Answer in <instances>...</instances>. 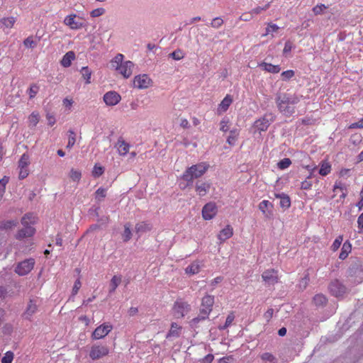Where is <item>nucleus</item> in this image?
Instances as JSON below:
<instances>
[{"mask_svg": "<svg viewBox=\"0 0 363 363\" xmlns=\"http://www.w3.org/2000/svg\"><path fill=\"white\" fill-rule=\"evenodd\" d=\"M28 121H29V125L32 126V127H35L38 124V123L39 121V115H38V113L33 112L30 115V116L28 118Z\"/></svg>", "mask_w": 363, "mask_h": 363, "instance_id": "de8ad7c7", "label": "nucleus"}, {"mask_svg": "<svg viewBox=\"0 0 363 363\" xmlns=\"http://www.w3.org/2000/svg\"><path fill=\"white\" fill-rule=\"evenodd\" d=\"M223 19L220 17H216L212 20L211 25L214 28H218L223 25Z\"/></svg>", "mask_w": 363, "mask_h": 363, "instance_id": "4d7b16f0", "label": "nucleus"}, {"mask_svg": "<svg viewBox=\"0 0 363 363\" xmlns=\"http://www.w3.org/2000/svg\"><path fill=\"white\" fill-rule=\"evenodd\" d=\"M333 191H334V192H336V193H337L338 191H340L341 192V195H340L341 199H345L347 195V194L345 192L346 191L345 184L341 182H335V184L334 185Z\"/></svg>", "mask_w": 363, "mask_h": 363, "instance_id": "7c9ffc66", "label": "nucleus"}, {"mask_svg": "<svg viewBox=\"0 0 363 363\" xmlns=\"http://www.w3.org/2000/svg\"><path fill=\"white\" fill-rule=\"evenodd\" d=\"M351 249L352 247L349 242H344L339 255V258L342 260L345 259L351 252Z\"/></svg>", "mask_w": 363, "mask_h": 363, "instance_id": "2f4dec72", "label": "nucleus"}, {"mask_svg": "<svg viewBox=\"0 0 363 363\" xmlns=\"http://www.w3.org/2000/svg\"><path fill=\"white\" fill-rule=\"evenodd\" d=\"M272 204L267 200H263L259 205V209L266 216H268L271 213Z\"/></svg>", "mask_w": 363, "mask_h": 363, "instance_id": "a878e982", "label": "nucleus"}, {"mask_svg": "<svg viewBox=\"0 0 363 363\" xmlns=\"http://www.w3.org/2000/svg\"><path fill=\"white\" fill-rule=\"evenodd\" d=\"M261 359L265 363H277V358L269 352H264L260 355Z\"/></svg>", "mask_w": 363, "mask_h": 363, "instance_id": "4c0bfd02", "label": "nucleus"}, {"mask_svg": "<svg viewBox=\"0 0 363 363\" xmlns=\"http://www.w3.org/2000/svg\"><path fill=\"white\" fill-rule=\"evenodd\" d=\"M30 156L27 153H23L18 164V169H19L18 178L19 179H23L26 178L29 174V165H30Z\"/></svg>", "mask_w": 363, "mask_h": 363, "instance_id": "423d86ee", "label": "nucleus"}, {"mask_svg": "<svg viewBox=\"0 0 363 363\" xmlns=\"http://www.w3.org/2000/svg\"><path fill=\"white\" fill-rule=\"evenodd\" d=\"M69 138H68V143L67 145V148H72L73 145L75 143L76 139H75V133L73 130H69Z\"/></svg>", "mask_w": 363, "mask_h": 363, "instance_id": "8fccbe9b", "label": "nucleus"}, {"mask_svg": "<svg viewBox=\"0 0 363 363\" xmlns=\"http://www.w3.org/2000/svg\"><path fill=\"white\" fill-rule=\"evenodd\" d=\"M113 68L116 69L125 78H128L133 73L134 64L131 61H123V55L118 54L111 62Z\"/></svg>", "mask_w": 363, "mask_h": 363, "instance_id": "f03ea898", "label": "nucleus"}, {"mask_svg": "<svg viewBox=\"0 0 363 363\" xmlns=\"http://www.w3.org/2000/svg\"><path fill=\"white\" fill-rule=\"evenodd\" d=\"M132 235L130 225L129 223H126L124 225V231L122 235L123 239L124 242H128L130 240Z\"/></svg>", "mask_w": 363, "mask_h": 363, "instance_id": "a19ab883", "label": "nucleus"}, {"mask_svg": "<svg viewBox=\"0 0 363 363\" xmlns=\"http://www.w3.org/2000/svg\"><path fill=\"white\" fill-rule=\"evenodd\" d=\"M35 233V228L32 226H23V228L20 230L16 235V238L18 240H21L25 238H29L34 235Z\"/></svg>", "mask_w": 363, "mask_h": 363, "instance_id": "f3484780", "label": "nucleus"}, {"mask_svg": "<svg viewBox=\"0 0 363 363\" xmlns=\"http://www.w3.org/2000/svg\"><path fill=\"white\" fill-rule=\"evenodd\" d=\"M312 186V181L311 175L308 176L305 181L301 183V189L308 190L310 189Z\"/></svg>", "mask_w": 363, "mask_h": 363, "instance_id": "13d9d810", "label": "nucleus"}, {"mask_svg": "<svg viewBox=\"0 0 363 363\" xmlns=\"http://www.w3.org/2000/svg\"><path fill=\"white\" fill-rule=\"evenodd\" d=\"M121 96L116 91H111L104 96V101L107 106H112L118 104L121 101Z\"/></svg>", "mask_w": 363, "mask_h": 363, "instance_id": "ddd939ff", "label": "nucleus"}, {"mask_svg": "<svg viewBox=\"0 0 363 363\" xmlns=\"http://www.w3.org/2000/svg\"><path fill=\"white\" fill-rule=\"evenodd\" d=\"M233 234V230L232 227L227 225L225 228L220 230L218 235V238L221 242H225L226 240L229 239Z\"/></svg>", "mask_w": 363, "mask_h": 363, "instance_id": "412c9836", "label": "nucleus"}, {"mask_svg": "<svg viewBox=\"0 0 363 363\" xmlns=\"http://www.w3.org/2000/svg\"><path fill=\"white\" fill-rule=\"evenodd\" d=\"M196 191L200 196H205L210 189V184L206 182H196Z\"/></svg>", "mask_w": 363, "mask_h": 363, "instance_id": "5701e85b", "label": "nucleus"}, {"mask_svg": "<svg viewBox=\"0 0 363 363\" xmlns=\"http://www.w3.org/2000/svg\"><path fill=\"white\" fill-rule=\"evenodd\" d=\"M234 318H235V316L233 313L229 314L226 318L225 325L222 328V329H225V328L229 327L231 325V323H233V321L234 320Z\"/></svg>", "mask_w": 363, "mask_h": 363, "instance_id": "0e129e2a", "label": "nucleus"}, {"mask_svg": "<svg viewBox=\"0 0 363 363\" xmlns=\"http://www.w3.org/2000/svg\"><path fill=\"white\" fill-rule=\"evenodd\" d=\"M104 172V169L103 167L99 166L98 164H95L94 167L93 171H92V175L94 177H99L101 175H102Z\"/></svg>", "mask_w": 363, "mask_h": 363, "instance_id": "3c124183", "label": "nucleus"}, {"mask_svg": "<svg viewBox=\"0 0 363 363\" xmlns=\"http://www.w3.org/2000/svg\"><path fill=\"white\" fill-rule=\"evenodd\" d=\"M217 213L216 203L210 202L206 203L202 209V216L205 220L212 219Z\"/></svg>", "mask_w": 363, "mask_h": 363, "instance_id": "f8f14e48", "label": "nucleus"}, {"mask_svg": "<svg viewBox=\"0 0 363 363\" xmlns=\"http://www.w3.org/2000/svg\"><path fill=\"white\" fill-rule=\"evenodd\" d=\"M331 171V165L327 161H323L319 168V174L322 176H326Z\"/></svg>", "mask_w": 363, "mask_h": 363, "instance_id": "72a5a7b5", "label": "nucleus"}, {"mask_svg": "<svg viewBox=\"0 0 363 363\" xmlns=\"http://www.w3.org/2000/svg\"><path fill=\"white\" fill-rule=\"evenodd\" d=\"M18 223L16 220H4L0 222V230H8L15 227Z\"/></svg>", "mask_w": 363, "mask_h": 363, "instance_id": "e433bc0d", "label": "nucleus"}, {"mask_svg": "<svg viewBox=\"0 0 363 363\" xmlns=\"http://www.w3.org/2000/svg\"><path fill=\"white\" fill-rule=\"evenodd\" d=\"M104 12H105L104 9L98 8V9H94L91 12V16L94 18L99 17V16H101V15H103L104 13Z\"/></svg>", "mask_w": 363, "mask_h": 363, "instance_id": "e2e57ef3", "label": "nucleus"}, {"mask_svg": "<svg viewBox=\"0 0 363 363\" xmlns=\"http://www.w3.org/2000/svg\"><path fill=\"white\" fill-rule=\"evenodd\" d=\"M75 14L66 16L64 20L65 24L73 30H78L82 28L84 26L83 23L75 21Z\"/></svg>", "mask_w": 363, "mask_h": 363, "instance_id": "dca6fc26", "label": "nucleus"}, {"mask_svg": "<svg viewBox=\"0 0 363 363\" xmlns=\"http://www.w3.org/2000/svg\"><path fill=\"white\" fill-rule=\"evenodd\" d=\"M35 218L33 213L26 214L21 219V223L23 226H32L35 223Z\"/></svg>", "mask_w": 363, "mask_h": 363, "instance_id": "c756f323", "label": "nucleus"}, {"mask_svg": "<svg viewBox=\"0 0 363 363\" xmlns=\"http://www.w3.org/2000/svg\"><path fill=\"white\" fill-rule=\"evenodd\" d=\"M239 135V130L236 128L233 129L230 132V135L227 138V142L230 145H234Z\"/></svg>", "mask_w": 363, "mask_h": 363, "instance_id": "c9c22d12", "label": "nucleus"}, {"mask_svg": "<svg viewBox=\"0 0 363 363\" xmlns=\"http://www.w3.org/2000/svg\"><path fill=\"white\" fill-rule=\"evenodd\" d=\"M69 177L73 182H78L82 177L81 171L72 168L69 173Z\"/></svg>", "mask_w": 363, "mask_h": 363, "instance_id": "58836bf2", "label": "nucleus"}, {"mask_svg": "<svg viewBox=\"0 0 363 363\" xmlns=\"http://www.w3.org/2000/svg\"><path fill=\"white\" fill-rule=\"evenodd\" d=\"M232 97L230 95H226L225 97L222 100V101L219 104L218 111L219 113L225 112L230 106V104H232Z\"/></svg>", "mask_w": 363, "mask_h": 363, "instance_id": "b1692460", "label": "nucleus"}, {"mask_svg": "<svg viewBox=\"0 0 363 363\" xmlns=\"http://www.w3.org/2000/svg\"><path fill=\"white\" fill-rule=\"evenodd\" d=\"M291 164V161L289 158H284L278 162L277 166L280 169H285L288 168Z\"/></svg>", "mask_w": 363, "mask_h": 363, "instance_id": "09e8293b", "label": "nucleus"}, {"mask_svg": "<svg viewBox=\"0 0 363 363\" xmlns=\"http://www.w3.org/2000/svg\"><path fill=\"white\" fill-rule=\"evenodd\" d=\"M75 55L74 52L69 51L67 52L61 60V64L65 67H68L71 65L72 61L74 59Z\"/></svg>", "mask_w": 363, "mask_h": 363, "instance_id": "cd10ccee", "label": "nucleus"}, {"mask_svg": "<svg viewBox=\"0 0 363 363\" xmlns=\"http://www.w3.org/2000/svg\"><path fill=\"white\" fill-rule=\"evenodd\" d=\"M82 77L85 79L86 84L91 83V72L88 67H83L81 69Z\"/></svg>", "mask_w": 363, "mask_h": 363, "instance_id": "ea45409f", "label": "nucleus"}, {"mask_svg": "<svg viewBox=\"0 0 363 363\" xmlns=\"http://www.w3.org/2000/svg\"><path fill=\"white\" fill-rule=\"evenodd\" d=\"M113 329V326L109 323H105L97 327L91 334L93 340H100L106 337Z\"/></svg>", "mask_w": 363, "mask_h": 363, "instance_id": "6e6552de", "label": "nucleus"}, {"mask_svg": "<svg viewBox=\"0 0 363 363\" xmlns=\"http://www.w3.org/2000/svg\"><path fill=\"white\" fill-rule=\"evenodd\" d=\"M269 7V4H266L264 6H257L251 11L252 14H259L263 11H266Z\"/></svg>", "mask_w": 363, "mask_h": 363, "instance_id": "680f3d73", "label": "nucleus"}, {"mask_svg": "<svg viewBox=\"0 0 363 363\" xmlns=\"http://www.w3.org/2000/svg\"><path fill=\"white\" fill-rule=\"evenodd\" d=\"M342 238L341 236L337 237L333 242L331 248L333 251H336L341 245Z\"/></svg>", "mask_w": 363, "mask_h": 363, "instance_id": "052dcab7", "label": "nucleus"}, {"mask_svg": "<svg viewBox=\"0 0 363 363\" xmlns=\"http://www.w3.org/2000/svg\"><path fill=\"white\" fill-rule=\"evenodd\" d=\"M40 304L38 298L34 297L29 299L26 309L22 314V318L25 320H31L33 315L37 313Z\"/></svg>", "mask_w": 363, "mask_h": 363, "instance_id": "20e7f679", "label": "nucleus"}, {"mask_svg": "<svg viewBox=\"0 0 363 363\" xmlns=\"http://www.w3.org/2000/svg\"><path fill=\"white\" fill-rule=\"evenodd\" d=\"M152 84V79L147 74H139L134 77L133 86L139 89L148 88Z\"/></svg>", "mask_w": 363, "mask_h": 363, "instance_id": "9d476101", "label": "nucleus"}, {"mask_svg": "<svg viewBox=\"0 0 363 363\" xmlns=\"http://www.w3.org/2000/svg\"><path fill=\"white\" fill-rule=\"evenodd\" d=\"M359 233H363V213L357 218Z\"/></svg>", "mask_w": 363, "mask_h": 363, "instance_id": "774afa93", "label": "nucleus"}, {"mask_svg": "<svg viewBox=\"0 0 363 363\" xmlns=\"http://www.w3.org/2000/svg\"><path fill=\"white\" fill-rule=\"evenodd\" d=\"M292 43L290 41L286 42L283 50L284 55H286L289 52H290L292 50Z\"/></svg>", "mask_w": 363, "mask_h": 363, "instance_id": "338daca9", "label": "nucleus"}, {"mask_svg": "<svg viewBox=\"0 0 363 363\" xmlns=\"http://www.w3.org/2000/svg\"><path fill=\"white\" fill-rule=\"evenodd\" d=\"M262 278L266 285H274L279 280L278 272L274 269H267L262 273Z\"/></svg>", "mask_w": 363, "mask_h": 363, "instance_id": "9b49d317", "label": "nucleus"}, {"mask_svg": "<svg viewBox=\"0 0 363 363\" xmlns=\"http://www.w3.org/2000/svg\"><path fill=\"white\" fill-rule=\"evenodd\" d=\"M330 291L335 296H342L345 292V286L338 280L332 281L329 285Z\"/></svg>", "mask_w": 363, "mask_h": 363, "instance_id": "4468645a", "label": "nucleus"}, {"mask_svg": "<svg viewBox=\"0 0 363 363\" xmlns=\"http://www.w3.org/2000/svg\"><path fill=\"white\" fill-rule=\"evenodd\" d=\"M116 147L118 149V154L120 155L124 156L128 152L130 145L123 139L119 138L116 143Z\"/></svg>", "mask_w": 363, "mask_h": 363, "instance_id": "a211bd4d", "label": "nucleus"}, {"mask_svg": "<svg viewBox=\"0 0 363 363\" xmlns=\"http://www.w3.org/2000/svg\"><path fill=\"white\" fill-rule=\"evenodd\" d=\"M39 91V86L36 84H32L28 90V94L30 99H33L35 96Z\"/></svg>", "mask_w": 363, "mask_h": 363, "instance_id": "6e6d98bb", "label": "nucleus"}, {"mask_svg": "<svg viewBox=\"0 0 363 363\" xmlns=\"http://www.w3.org/2000/svg\"><path fill=\"white\" fill-rule=\"evenodd\" d=\"M203 313H201L200 311H199V314L197 317L193 318L191 322H190V324H191V327H196L197 325L201 322V321H203V320H206L208 317H203Z\"/></svg>", "mask_w": 363, "mask_h": 363, "instance_id": "a18cd8bd", "label": "nucleus"}, {"mask_svg": "<svg viewBox=\"0 0 363 363\" xmlns=\"http://www.w3.org/2000/svg\"><path fill=\"white\" fill-rule=\"evenodd\" d=\"M13 359V353L12 352H7L1 359V363H11Z\"/></svg>", "mask_w": 363, "mask_h": 363, "instance_id": "864d4df0", "label": "nucleus"}, {"mask_svg": "<svg viewBox=\"0 0 363 363\" xmlns=\"http://www.w3.org/2000/svg\"><path fill=\"white\" fill-rule=\"evenodd\" d=\"M182 328L179 326L176 323H172L171 325V328L168 333L167 334V338L169 337H178L180 335V331Z\"/></svg>", "mask_w": 363, "mask_h": 363, "instance_id": "bb28decb", "label": "nucleus"}, {"mask_svg": "<svg viewBox=\"0 0 363 363\" xmlns=\"http://www.w3.org/2000/svg\"><path fill=\"white\" fill-rule=\"evenodd\" d=\"M169 57H172L174 60H180L184 58V53L180 49H177L169 55Z\"/></svg>", "mask_w": 363, "mask_h": 363, "instance_id": "c03bdc74", "label": "nucleus"}, {"mask_svg": "<svg viewBox=\"0 0 363 363\" xmlns=\"http://www.w3.org/2000/svg\"><path fill=\"white\" fill-rule=\"evenodd\" d=\"M277 99L281 101V104L286 103L287 104H290L292 106L299 101V99L297 96L290 94H279L277 96Z\"/></svg>", "mask_w": 363, "mask_h": 363, "instance_id": "2eb2a0df", "label": "nucleus"}, {"mask_svg": "<svg viewBox=\"0 0 363 363\" xmlns=\"http://www.w3.org/2000/svg\"><path fill=\"white\" fill-rule=\"evenodd\" d=\"M151 229V224L147 222H140L137 223L135 225V232L138 234V236L149 232Z\"/></svg>", "mask_w": 363, "mask_h": 363, "instance_id": "6ab92c4d", "label": "nucleus"}, {"mask_svg": "<svg viewBox=\"0 0 363 363\" xmlns=\"http://www.w3.org/2000/svg\"><path fill=\"white\" fill-rule=\"evenodd\" d=\"M201 266L199 262L196 261L192 262L190 265H189L186 269L185 272L188 274L194 275L198 274L200 271Z\"/></svg>", "mask_w": 363, "mask_h": 363, "instance_id": "c85d7f7f", "label": "nucleus"}, {"mask_svg": "<svg viewBox=\"0 0 363 363\" xmlns=\"http://www.w3.org/2000/svg\"><path fill=\"white\" fill-rule=\"evenodd\" d=\"M106 196V189L100 187L95 193V199L98 201H101Z\"/></svg>", "mask_w": 363, "mask_h": 363, "instance_id": "37998d69", "label": "nucleus"}, {"mask_svg": "<svg viewBox=\"0 0 363 363\" xmlns=\"http://www.w3.org/2000/svg\"><path fill=\"white\" fill-rule=\"evenodd\" d=\"M259 66L263 70H265L268 72L273 73V74L278 73L281 70L279 65H272L270 63H267V62H262L261 64H259Z\"/></svg>", "mask_w": 363, "mask_h": 363, "instance_id": "393cba45", "label": "nucleus"}, {"mask_svg": "<svg viewBox=\"0 0 363 363\" xmlns=\"http://www.w3.org/2000/svg\"><path fill=\"white\" fill-rule=\"evenodd\" d=\"M109 354V347L104 344L94 343L91 345L88 351V357L91 360H98Z\"/></svg>", "mask_w": 363, "mask_h": 363, "instance_id": "7ed1b4c3", "label": "nucleus"}, {"mask_svg": "<svg viewBox=\"0 0 363 363\" xmlns=\"http://www.w3.org/2000/svg\"><path fill=\"white\" fill-rule=\"evenodd\" d=\"M9 178L8 177L4 176L1 179H0V200L3 197V195L5 192L6 185L8 184Z\"/></svg>", "mask_w": 363, "mask_h": 363, "instance_id": "49530a36", "label": "nucleus"}, {"mask_svg": "<svg viewBox=\"0 0 363 363\" xmlns=\"http://www.w3.org/2000/svg\"><path fill=\"white\" fill-rule=\"evenodd\" d=\"M121 276H113L111 280V282H110V289H109V293L110 294H112L113 293L116 288L118 286V285L121 284Z\"/></svg>", "mask_w": 363, "mask_h": 363, "instance_id": "473e14b6", "label": "nucleus"}, {"mask_svg": "<svg viewBox=\"0 0 363 363\" xmlns=\"http://www.w3.org/2000/svg\"><path fill=\"white\" fill-rule=\"evenodd\" d=\"M228 119L227 118H223L221 121H220V130L223 131V132H226L229 129V127H228Z\"/></svg>", "mask_w": 363, "mask_h": 363, "instance_id": "69168bd1", "label": "nucleus"}, {"mask_svg": "<svg viewBox=\"0 0 363 363\" xmlns=\"http://www.w3.org/2000/svg\"><path fill=\"white\" fill-rule=\"evenodd\" d=\"M277 197L280 199L279 204H280L281 207L287 208L290 206L291 201H290L289 197L287 195H286L284 194H277Z\"/></svg>", "mask_w": 363, "mask_h": 363, "instance_id": "f704fd0d", "label": "nucleus"}, {"mask_svg": "<svg viewBox=\"0 0 363 363\" xmlns=\"http://www.w3.org/2000/svg\"><path fill=\"white\" fill-rule=\"evenodd\" d=\"M23 44L27 48H35L37 45V42L35 41L33 37H28L23 41Z\"/></svg>", "mask_w": 363, "mask_h": 363, "instance_id": "5fc2aeb1", "label": "nucleus"}, {"mask_svg": "<svg viewBox=\"0 0 363 363\" xmlns=\"http://www.w3.org/2000/svg\"><path fill=\"white\" fill-rule=\"evenodd\" d=\"M294 76V72L293 70H286L281 73V77L283 80H289Z\"/></svg>", "mask_w": 363, "mask_h": 363, "instance_id": "bf43d9fd", "label": "nucleus"}, {"mask_svg": "<svg viewBox=\"0 0 363 363\" xmlns=\"http://www.w3.org/2000/svg\"><path fill=\"white\" fill-rule=\"evenodd\" d=\"M16 22V19L13 17H8L2 19V23L6 28H11Z\"/></svg>", "mask_w": 363, "mask_h": 363, "instance_id": "603ef678", "label": "nucleus"}, {"mask_svg": "<svg viewBox=\"0 0 363 363\" xmlns=\"http://www.w3.org/2000/svg\"><path fill=\"white\" fill-rule=\"evenodd\" d=\"M276 102L279 111L284 115H291L294 112V106H291L290 104H287L286 103L281 104V101L278 100L277 99H276Z\"/></svg>", "mask_w": 363, "mask_h": 363, "instance_id": "4be33fe9", "label": "nucleus"}, {"mask_svg": "<svg viewBox=\"0 0 363 363\" xmlns=\"http://www.w3.org/2000/svg\"><path fill=\"white\" fill-rule=\"evenodd\" d=\"M214 304V296L206 295L201 300L200 312L203 313V317H208Z\"/></svg>", "mask_w": 363, "mask_h": 363, "instance_id": "1a4fd4ad", "label": "nucleus"}, {"mask_svg": "<svg viewBox=\"0 0 363 363\" xmlns=\"http://www.w3.org/2000/svg\"><path fill=\"white\" fill-rule=\"evenodd\" d=\"M190 310L191 306L187 302L182 299H178L174 303L172 313L174 318H182L186 315Z\"/></svg>", "mask_w": 363, "mask_h": 363, "instance_id": "39448f33", "label": "nucleus"}, {"mask_svg": "<svg viewBox=\"0 0 363 363\" xmlns=\"http://www.w3.org/2000/svg\"><path fill=\"white\" fill-rule=\"evenodd\" d=\"M34 264L35 260L33 259H25L17 264L15 272L19 276L26 275L33 269Z\"/></svg>", "mask_w": 363, "mask_h": 363, "instance_id": "0eeeda50", "label": "nucleus"}, {"mask_svg": "<svg viewBox=\"0 0 363 363\" xmlns=\"http://www.w3.org/2000/svg\"><path fill=\"white\" fill-rule=\"evenodd\" d=\"M279 29V27L274 23H269L267 24V27L266 28V32L263 34V36H266L269 34H272L274 33H276Z\"/></svg>", "mask_w": 363, "mask_h": 363, "instance_id": "79ce46f5", "label": "nucleus"}, {"mask_svg": "<svg viewBox=\"0 0 363 363\" xmlns=\"http://www.w3.org/2000/svg\"><path fill=\"white\" fill-rule=\"evenodd\" d=\"M209 168V164L206 162H200L186 169L182 175V179L187 182V185L192 184L194 179L202 177Z\"/></svg>", "mask_w": 363, "mask_h": 363, "instance_id": "f257e3e1", "label": "nucleus"}, {"mask_svg": "<svg viewBox=\"0 0 363 363\" xmlns=\"http://www.w3.org/2000/svg\"><path fill=\"white\" fill-rule=\"evenodd\" d=\"M269 125L270 122L269 120L264 117L257 120L254 123V127L255 129L261 132L267 130Z\"/></svg>", "mask_w": 363, "mask_h": 363, "instance_id": "aec40b11", "label": "nucleus"}]
</instances>
